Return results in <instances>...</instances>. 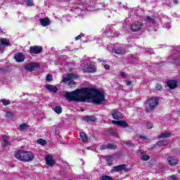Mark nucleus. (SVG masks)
<instances>
[{
  "mask_svg": "<svg viewBox=\"0 0 180 180\" xmlns=\"http://www.w3.org/2000/svg\"><path fill=\"white\" fill-rule=\"evenodd\" d=\"M107 164L108 165H113V157L112 156H107L106 157Z\"/></svg>",
  "mask_w": 180,
  "mask_h": 180,
  "instance_id": "obj_30",
  "label": "nucleus"
},
{
  "mask_svg": "<svg viewBox=\"0 0 180 180\" xmlns=\"http://www.w3.org/2000/svg\"><path fill=\"white\" fill-rule=\"evenodd\" d=\"M126 85L127 86H130V85H131V84H133V82H131V81H129V80H126Z\"/></svg>",
  "mask_w": 180,
  "mask_h": 180,
  "instance_id": "obj_42",
  "label": "nucleus"
},
{
  "mask_svg": "<svg viewBox=\"0 0 180 180\" xmlns=\"http://www.w3.org/2000/svg\"><path fill=\"white\" fill-rule=\"evenodd\" d=\"M118 126H120L121 127H124V129H126V127H129V124L126 122V121L124 120H119Z\"/></svg>",
  "mask_w": 180,
  "mask_h": 180,
  "instance_id": "obj_27",
  "label": "nucleus"
},
{
  "mask_svg": "<svg viewBox=\"0 0 180 180\" xmlns=\"http://www.w3.org/2000/svg\"><path fill=\"white\" fill-rule=\"evenodd\" d=\"M2 139L4 148H6V147L11 146V143H9V139H11V137L9 136H3Z\"/></svg>",
  "mask_w": 180,
  "mask_h": 180,
  "instance_id": "obj_18",
  "label": "nucleus"
},
{
  "mask_svg": "<svg viewBox=\"0 0 180 180\" xmlns=\"http://www.w3.org/2000/svg\"><path fill=\"white\" fill-rule=\"evenodd\" d=\"M73 78H78V75H74L72 73H69L67 75L66 77H63L62 82H68L69 81V82L68 83V85H69V86L75 85V82H74V80H71Z\"/></svg>",
  "mask_w": 180,
  "mask_h": 180,
  "instance_id": "obj_5",
  "label": "nucleus"
},
{
  "mask_svg": "<svg viewBox=\"0 0 180 180\" xmlns=\"http://www.w3.org/2000/svg\"><path fill=\"white\" fill-rule=\"evenodd\" d=\"M156 144L157 146H159V147H164L165 146H168V144H169V142L167 140H162L158 141Z\"/></svg>",
  "mask_w": 180,
  "mask_h": 180,
  "instance_id": "obj_23",
  "label": "nucleus"
},
{
  "mask_svg": "<svg viewBox=\"0 0 180 180\" xmlns=\"http://www.w3.org/2000/svg\"><path fill=\"white\" fill-rule=\"evenodd\" d=\"M141 160L142 161H148V160H150V155H143L142 157L141 158Z\"/></svg>",
  "mask_w": 180,
  "mask_h": 180,
  "instance_id": "obj_35",
  "label": "nucleus"
},
{
  "mask_svg": "<svg viewBox=\"0 0 180 180\" xmlns=\"http://www.w3.org/2000/svg\"><path fill=\"white\" fill-rule=\"evenodd\" d=\"M84 72H89L91 74H94V72H96V66L95 65H86L83 68Z\"/></svg>",
  "mask_w": 180,
  "mask_h": 180,
  "instance_id": "obj_9",
  "label": "nucleus"
},
{
  "mask_svg": "<svg viewBox=\"0 0 180 180\" xmlns=\"http://www.w3.org/2000/svg\"><path fill=\"white\" fill-rule=\"evenodd\" d=\"M41 51H43V46L38 45L31 46L28 51L31 56H34V54H40Z\"/></svg>",
  "mask_w": 180,
  "mask_h": 180,
  "instance_id": "obj_6",
  "label": "nucleus"
},
{
  "mask_svg": "<svg viewBox=\"0 0 180 180\" xmlns=\"http://www.w3.org/2000/svg\"><path fill=\"white\" fill-rule=\"evenodd\" d=\"M86 87L67 91L63 96L69 102H86Z\"/></svg>",
  "mask_w": 180,
  "mask_h": 180,
  "instance_id": "obj_2",
  "label": "nucleus"
},
{
  "mask_svg": "<svg viewBox=\"0 0 180 180\" xmlns=\"http://www.w3.org/2000/svg\"><path fill=\"white\" fill-rule=\"evenodd\" d=\"M141 154H146V152H144V150H141Z\"/></svg>",
  "mask_w": 180,
  "mask_h": 180,
  "instance_id": "obj_54",
  "label": "nucleus"
},
{
  "mask_svg": "<svg viewBox=\"0 0 180 180\" xmlns=\"http://www.w3.org/2000/svg\"><path fill=\"white\" fill-rule=\"evenodd\" d=\"M27 128L28 127L26 123H22L18 127V130H20V131H25V130H27Z\"/></svg>",
  "mask_w": 180,
  "mask_h": 180,
  "instance_id": "obj_28",
  "label": "nucleus"
},
{
  "mask_svg": "<svg viewBox=\"0 0 180 180\" xmlns=\"http://www.w3.org/2000/svg\"><path fill=\"white\" fill-rule=\"evenodd\" d=\"M107 148H108V150H115V148H117V146L113 143H108L107 145Z\"/></svg>",
  "mask_w": 180,
  "mask_h": 180,
  "instance_id": "obj_34",
  "label": "nucleus"
},
{
  "mask_svg": "<svg viewBox=\"0 0 180 180\" xmlns=\"http://www.w3.org/2000/svg\"><path fill=\"white\" fill-rule=\"evenodd\" d=\"M123 50H124V49L122 46H115L112 48V53L122 56V54H123Z\"/></svg>",
  "mask_w": 180,
  "mask_h": 180,
  "instance_id": "obj_17",
  "label": "nucleus"
},
{
  "mask_svg": "<svg viewBox=\"0 0 180 180\" xmlns=\"http://www.w3.org/2000/svg\"><path fill=\"white\" fill-rule=\"evenodd\" d=\"M81 39H82V33H81L80 34H79L77 37L75 38V40H81Z\"/></svg>",
  "mask_w": 180,
  "mask_h": 180,
  "instance_id": "obj_41",
  "label": "nucleus"
},
{
  "mask_svg": "<svg viewBox=\"0 0 180 180\" xmlns=\"http://www.w3.org/2000/svg\"><path fill=\"white\" fill-rule=\"evenodd\" d=\"M144 20L146 23H152V25H154V23H155V18L149 15L146 16Z\"/></svg>",
  "mask_w": 180,
  "mask_h": 180,
  "instance_id": "obj_21",
  "label": "nucleus"
},
{
  "mask_svg": "<svg viewBox=\"0 0 180 180\" xmlns=\"http://www.w3.org/2000/svg\"><path fill=\"white\" fill-rule=\"evenodd\" d=\"M37 143L41 146H46V144H47V141L43 139H37Z\"/></svg>",
  "mask_w": 180,
  "mask_h": 180,
  "instance_id": "obj_32",
  "label": "nucleus"
},
{
  "mask_svg": "<svg viewBox=\"0 0 180 180\" xmlns=\"http://www.w3.org/2000/svg\"><path fill=\"white\" fill-rule=\"evenodd\" d=\"M112 123L113 124H117V126H119V120H118V121L112 120Z\"/></svg>",
  "mask_w": 180,
  "mask_h": 180,
  "instance_id": "obj_48",
  "label": "nucleus"
},
{
  "mask_svg": "<svg viewBox=\"0 0 180 180\" xmlns=\"http://www.w3.org/2000/svg\"><path fill=\"white\" fill-rule=\"evenodd\" d=\"M79 137L83 141V143H86L88 141V136L85 132H80Z\"/></svg>",
  "mask_w": 180,
  "mask_h": 180,
  "instance_id": "obj_22",
  "label": "nucleus"
},
{
  "mask_svg": "<svg viewBox=\"0 0 180 180\" xmlns=\"http://www.w3.org/2000/svg\"><path fill=\"white\" fill-rule=\"evenodd\" d=\"M40 68V64L36 62L28 63L25 66V70H27V71H30V72H32V71H34L35 70H37V68Z\"/></svg>",
  "mask_w": 180,
  "mask_h": 180,
  "instance_id": "obj_7",
  "label": "nucleus"
},
{
  "mask_svg": "<svg viewBox=\"0 0 180 180\" xmlns=\"http://www.w3.org/2000/svg\"><path fill=\"white\" fill-rule=\"evenodd\" d=\"M120 75H121L122 78H126V72H121Z\"/></svg>",
  "mask_w": 180,
  "mask_h": 180,
  "instance_id": "obj_45",
  "label": "nucleus"
},
{
  "mask_svg": "<svg viewBox=\"0 0 180 180\" xmlns=\"http://www.w3.org/2000/svg\"><path fill=\"white\" fill-rule=\"evenodd\" d=\"M124 144H126L127 146H130V142H124Z\"/></svg>",
  "mask_w": 180,
  "mask_h": 180,
  "instance_id": "obj_53",
  "label": "nucleus"
},
{
  "mask_svg": "<svg viewBox=\"0 0 180 180\" xmlns=\"http://www.w3.org/2000/svg\"><path fill=\"white\" fill-rule=\"evenodd\" d=\"M155 88L157 91H162V86L158 83L156 84Z\"/></svg>",
  "mask_w": 180,
  "mask_h": 180,
  "instance_id": "obj_37",
  "label": "nucleus"
},
{
  "mask_svg": "<svg viewBox=\"0 0 180 180\" xmlns=\"http://www.w3.org/2000/svg\"><path fill=\"white\" fill-rule=\"evenodd\" d=\"M0 53H4V49H2L1 44H0Z\"/></svg>",
  "mask_w": 180,
  "mask_h": 180,
  "instance_id": "obj_52",
  "label": "nucleus"
},
{
  "mask_svg": "<svg viewBox=\"0 0 180 180\" xmlns=\"http://www.w3.org/2000/svg\"><path fill=\"white\" fill-rule=\"evenodd\" d=\"M0 41L1 46H11V42H9V40L6 39V38H1Z\"/></svg>",
  "mask_w": 180,
  "mask_h": 180,
  "instance_id": "obj_26",
  "label": "nucleus"
},
{
  "mask_svg": "<svg viewBox=\"0 0 180 180\" xmlns=\"http://www.w3.org/2000/svg\"><path fill=\"white\" fill-rule=\"evenodd\" d=\"M175 63L176 64V65H180V59H176L175 60Z\"/></svg>",
  "mask_w": 180,
  "mask_h": 180,
  "instance_id": "obj_49",
  "label": "nucleus"
},
{
  "mask_svg": "<svg viewBox=\"0 0 180 180\" xmlns=\"http://www.w3.org/2000/svg\"><path fill=\"white\" fill-rule=\"evenodd\" d=\"M174 5H178V0H173Z\"/></svg>",
  "mask_w": 180,
  "mask_h": 180,
  "instance_id": "obj_51",
  "label": "nucleus"
},
{
  "mask_svg": "<svg viewBox=\"0 0 180 180\" xmlns=\"http://www.w3.org/2000/svg\"><path fill=\"white\" fill-rule=\"evenodd\" d=\"M153 123H150V122L147 123V124H146V128L147 129H153Z\"/></svg>",
  "mask_w": 180,
  "mask_h": 180,
  "instance_id": "obj_40",
  "label": "nucleus"
},
{
  "mask_svg": "<svg viewBox=\"0 0 180 180\" xmlns=\"http://www.w3.org/2000/svg\"><path fill=\"white\" fill-rule=\"evenodd\" d=\"M178 113H180V111H178Z\"/></svg>",
  "mask_w": 180,
  "mask_h": 180,
  "instance_id": "obj_56",
  "label": "nucleus"
},
{
  "mask_svg": "<svg viewBox=\"0 0 180 180\" xmlns=\"http://www.w3.org/2000/svg\"><path fill=\"white\" fill-rule=\"evenodd\" d=\"M89 99L95 105H102L106 102L103 91H99L95 88L86 87V102L89 101Z\"/></svg>",
  "mask_w": 180,
  "mask_h": 180,
  "instance_id": "obj_1",
  "label": "nucleus"
},
{
  "mask_svg": "<svg viewBox=\"0 0 180 180\" xmlns=\"http://www.w3.org/2000/svg\"><path fill=\"white\" fill-rule=\"evenodd\" d=\"M143 22L138 21L131 25V32H139L143 27Z\"/></svg>",
  "mask_w": 180,
  "mask_h": 180,
  "instance_id": "obj_11",
  "label": "nucleus"
},
{
  "mask_svg": "<svg viewBox=\"0 0 180 180\" xmlns=\"http://www.w3.org/2000/svg\"><path fill=\"white\" fill-rule=\"evenodd\" d=\"M83 120L87 123H94V122H96V117L94 115H86L83 117Z\"/></svg>",
  "mask_w": 180,
  "mask_h": 180,
  "instance_id": "obj_14",
  "label": "nucleus"
},
{
  "mask_svg": "<svg viewBox=\"0 0 180 180\" xmlns=\"http://www.w3.org/2000/svg\"><path fill=\"white\" fill-rule=\"evenodd\" d=\"M104 68L105 70H110V65H109L108 64H105L104 65Z\"/></svg>",
  "mask_w": 180,
  "mask_h": 180,
  "instance_id": "obj_44",
  "label": "nucleus"
},
{
  "mask_svg": "<svg viewBox=\"0 0 180 180\" xmlns=\"http://www.w3.org/2000/svg\"><path fill=\"white\" fill-rule=\"evenodd\" d=\"M14 157L15 158H17V160H19V161H22V162H30V161H33V160H34V155H33V153L20 149L15 151Z\"/></svg>",
  "mask_w": 180,
  "mask_h": 180,
  "instance_id": "obj_3",
  "label": "nucleus"
},
{
  "mask_svg": "<svg viewBox=\"0 0 180 180\" xmlns=\"http://www.w3.org/2000/svg\"><path fill=\"white\" fill-rule=\"evenodd\" d=\"M45 161H46L48 167H54V164H56V162H54V160H53V157H51V155L46 156Z\"/></svg>",
  "mask_w": 180,
  "mask_h": 180,
  "instance_id": "obj_15",
  "label": "nucleus"
},
{
  "mask_svg": "<svg viewBox=\"0 0 180 180\" xmlns=\"http://www.w3.org/2000/svg\"><path fill=\"white\" fill-rule=\"evenodd\" d=\"M100 180H113V177L110 176H102Z\"/></svg>",
  "mask_w": 180,
  "mask_h": 180,
  "instance_id": "obj_36",
  "label": "nucleus"
},
{
  "mask_svg": "<svg viewBox=\"0 0 180 180\" xmlns=\"http://www.w3.org/2000/svg\"><path fill=\"white\" fill-rule=\"evenodd\" d=\"M85 110H84V109H82V112H84Z\"/></svg>",
  "mask_w": 180,
  "mask_h": 180,
  "instance_id": "obj_55",
  "label": "nucleus"
},
{
  "mask_svg": "<svg viewBox=\"0 0 180 180\" xmlns=\"http://www.w3.org/2000/svg\"><path fill=\"white\" fill-rule=\"evenodd\" d=\"M46 81H48L49 82H50V81H53V75L48 74L46 75Z\"/></svg>",
  "mask_w": 180,
  "mask_h": 180,
  "instance_id": "obj_38",
  "label": "nucleus"
},
{
  "mask_svg": "<svg viewBox=\"0 0 180 180\" xmlns=\"http://www.w3.org/2000/svg\"><path fill=\"white\" fill-rule=\"evenodd\" d=\"M101 150H106V148L108 149V145L107 146L106 145H102L101 146Z\"/></svg>",
  "mask_w": 180,
  "mask_h": 180,
  "instance_id": "obj_46",
  "label": "nucleus"
},
{
  "mask_svg": "<svg viewBox=\"0 0 180 180\" xmlns=\"http://www.w3.org/2000/svg\"><path fill=\"white\" fill-rule=\"evenodd\" d=\"M40 23L44 27H46V26L50 25V19L49 18H41Z\"/></svg>",
  "mask_w": 180,
  "mask_h": 180,
  "instance_id": "obj_20",
  "label": "nucleus"
},
{
  "mask_svg": "<svg viewBox=\"0 0 180 180\" xmlns=\"http://www.w3.org/2000/svg\"><path fill=\"white\" fill-rule=\"evenodd\" d=\"M171 132H165L160 135H159L158 139H168L171 137Z\"/></svg>",
  "mask_w": 180,
  "mask_h": 180,
  "instance_id": "obj_25",
  "label": "nucleus"
},
{
  "mask_svg": "<svg viewBox=\"0 0 180 180\" xmlns=\"http://www.w3.org/2000/svg\"><path fill=\"white\" fill-rule=\"evenodd\" d=\"M160 101L157 97L151 98L146 101V105L148 106L146 107V112H151L154 110L157 106H158Z\"/></svg>",
  "mask_w": 180,
  "mask_h": 180,
  "instance_id": "obj_4",
  "label": "nucleus"
},
{
  "mask_svg": "<svg viewBox=\"0 0 180 180\" xmlns=\"http://www.w3.org/2000/svg\"><path fill=\"white\" fill-rule=\"evenodd\" d=\"M97 60L98 63H105V60H103L102 58H98Z\"/></svg>",
  "mask_w": 180,
  "mask_h": 180,
  "instance_id": "obj_50",
  "label": "nucleus"
},
{
  "mask_svg": "<svg viewBox=\"0 0 180 180\" xmlns=\"http://www.w3.org/2000/svg\"><path fill=\"white\" fill-rule=\"evenodd\" d=\"M171 179L172 180H178V179H176V176L172 174L171 176H170Z\"/></svg>",
  "mask_w": 180,
  "mask_h": 180,
  "instance_id": "obj_47",
  "label": "nucleus"
},
{
  "mask_svg": "<svg viewBox=\"0 0 180 180\" xmlns=\"http://www.w3.org/2000/svg\"><path fill=\"white\" fill-rule=\"evenodd\" d=\"M139 139H143V140H147V136L140 135Z\"/></svg>",
  "mask_w": 180,
  "mask_h": 180,
  "instance_id": "obj_43",
  "label": "nucleus"
},
{
  "mask_svg": "<svg viewBox=\"0 0 180 180\" xmlns=\"http://www.w3.org/2000/svg\"><path fill=\"white\" fill-rule=\"evenodd\" d=\"M127 167L126 164H122L118 166H114L111 169V172H122V171H124L125 172H127L128 169H127V167Z\"/></svg>",
  "mask_w": 180,
  "mask_h": 180,
  "instance_id": "obj_8",
  "label": "nucleus"
},
{
  "mask_svg": "<svg viewBox=\"0 0 180 180\" xmlns=\"http://www.w3.org/2000/svg\"><path fill=\"white\" fill-rule=\"evenodd\" d=\"M167 86L169 89H175L178 86V82L176 80H169L167 82Z\"/></svg>",
  "mask_w": 180,
  "mask_h": 180,
  "instance_id": "obj_16",
  "label": "nucleus"
},
{
  "mask_svg": "<svg viewBox=\"0 0 180 180\" xmlns=\"http://www.w3.org/2000/svg\"><path fill=\"white\" fill-rule=\"evenodd\" d=\"M14 58L17 63H23L26 58L22 53H15Z\"/></svg>",
  "mask_w": 180,
  "mask_h": 180,
  "instance_id": "obj_13",
  "label": "nucleus"
},
{
  "mask_svg": "<svg viewBox=\"0 0 180 180\" xmlns=\"http://www.w3.org/2000/svg\"><path fill=\"white\" fill-rule=\"evenodd\" d=\"M108 133L113 137H117V131L113 128H110L108 131Z\"/></svg>",
  "mask_w": 180,
  "mask_h": 180,
  "instance_id": "obj_24",
  "label": "nucleus"
},
{
  "mask_svg": "<svg viewBox=\"0 0 180 180\" xmlns=\"http://www.w3.org/2000/svg\"><path fill=\"white\" fill-rule=\"evenodd\" d=\"M24 2L27 6H33L34 5L33 0H24Z\"/></svg>",
  "mask_w": 180,
  "mask_h": 180,
  "instance_id": "obj_33",
  "label": "nucleus"
},
{
  "mask_svg": "<svg viewBox=\"0 0 180 180\" xmlns=\"http://www.w3.org/2000/svg\"><path fill=\"white\" fill-rule=\"evenodd\" d=\"M54 112H56L57 115H60V113H63V108H61V106H56L54 108Z\"/></svg>",
  "mask_w": 180,
  "mask_h": 180,
  "instance_id": "obj_29",
  "label": "nucleus"
},
{
  "mask_svg": "<svg viewBox=\"0 0 180 180\" xmlns=\"http://www.w3.org/2000/svg\"><path fill=\"white\" fill-rule=\"evenodd\" d=\"M0 102H1V103H3L4 106H8V105H11V100L2 98L0 100Z\"/></svg>",
  "mask_w": 180,
  "mask_h": 180,
  "instance_id": "obj_31",
  "label": "nucleus"
},
{
  "mask_svg": "<svg viewBox=\"0 0 180 180\" xmlns=\"http://www.w3.org/2000/svg\"><path fill=\"white\" fill-rule=\"evenodd\" d=\"M6 117H13V113L11 111H8L6 113Z\"/></svg>",
  "mask_w": 180,
  "mask_h": 180,
  "instance_id": "obj_39",
  "label": "nucleus"
},
{
  "mask_svg": "<svg viewBox=\"0 0 180 180\" xmlns=\"http://www.w3.org/2000/svg\"><path fill=\"white\" fill-rule=\"evenodd\" d=\"M111 115L115 120H122V119H123V114H122V112L117 110H112Z\"/></svg>",
  "mask_w": 180,
  "mask_h": 180,
  "instance_id": "obj_12",
  "label": "nucleus"
},
{
  "mask_svg": "<svg viewBox=\"0 0 180 180\" xmlns=\"http://www.w3.org/2000/svg\"><path fill=\"white\" fill-rule=\"evenodd\" d=\"M167 162L170 167H176L179 162V160L175 156H169L167 158Z\"/></svg>",
  "mask_w": 180,
  "mask_h": 180,
  "instance_id": "obj_10",
  "label": "nucleus"
},
{
  "mask_svg": "<svg viewBox=\"0 0 180 180\" xmlns=\"http://www.w3.org/2000/svg\"><path fill=\"white\" fill-rule=\"evenodd\" d=\"M45 88L48 89V91H50V92H54L55 94L58 91L57 86L49 84H45Z\"/></svg>",
  "mask_w": 180,
  "mask_h": 180,
  "instance_id": "obj_19",
  "label": "nucleus"
}]
</instances>
